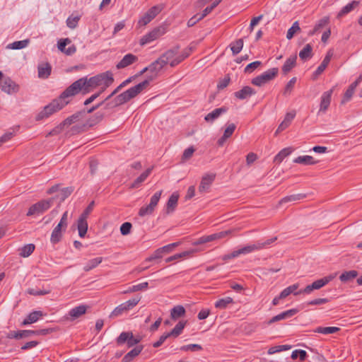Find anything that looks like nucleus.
Instances as JSON below:
<instances>
[{"label":"nucleus","instance_id":"52","mask_svg":"<svg viewBox=\"0 0 362 362\" xmlns=\"http://www.w3.org/2000/svg\"><path fill=\"white\" fill-rule=\"evenodd\" d=\"M233 300L230 297L219 299L215 303V307L218 309H224L228 304L233 303Z\"/></svg>","mask_w":362,"mask_h":362},{"label":"nucleus","instance_id":"57","mask_svg":"<svg viewBox=\"0 0 362 362\" xmlns=\"http://www.w3.org/2000/svg\"><path fill=\"white\" fill-rule=\"evenodd\" d=\"M79 20V16H73V15H71L66 20V25L71 29H74L76 28Z\"/></svg>","mask_w":362,"mask_h":362},{"label":"nucleus","instance_id":"6","mask_svg":"<svg viewBox=\"0 0 362 362\" xmlns=\"http://www.w3.org/2000/svg\"><path fill=\"white\" fill-rule=\"evenodd\" d=\"M279 73V69L276 67L272 68L263 72L262 74L252 79V84L261 87L264 84L274 79Z\"/></svg>","mask_w":362,"mask_h":362},{"label":"nucleus","instance_id":"29","mask_svg":"<svg viewBox=\"0 0 362 362\" xmlns=\"http://www.w3.org/2000/svg\"><path fill=\"white\" fill-rule=\"evenodd\" d=\"M235 229H233V230H225V231H221V232H219V233H214V234H211V235H206V241H207V243H209V242L216 241V240L224 238L226 236L232 234V233L233 231H235Z\"/></svg>","mask_w":362,"mask_h":362},{"label":"nucleus","instance_id":"62","mask_svg":"<svg viewBox=\"0 0 362 362\" xmlns=\"http://www.w3.org/2000/svg\"><path fill=\"white\" fill-rule=\"evenodd\" d=\"M291 349V346L288 345H279L273 346L269 349L268 354L272 355L277 352H280L282 351L288 350Z\"/></svg>","mask_w":362,"mask_h":362},{"label":"nucleus","instance_id":"24","mask_svg":"<svg viewBox=\"0 0 362 362\" xmlns=\"http://www.w3.org/2000/svg\"><path fill=\"white\" fill-rule=\"evenodd\" d=\"M153 170V167L148 168L144 173H142L129 186L130 189L138 188L142 182H144L146 178L149 176L151 171Z\"/></svg>","mask_w":362,"mask_h":362},{"label":"nucleus","instance_id":"14","mask_svg":"<svg viewBox=\"0 0 362 362\" xmlns=\"http://www.w3.org/2000/svg\"><path fill=\"white\" fill-rule=\"evenodd\" d=\"M164 33L165 29L163 28H156L141 38L140 45H144L148 44L162 36Z\"/></svg>","mask_w":362,"mask_h":362},{"label":"nucleus","instance_id":"34","mask_svg":"<svg viewBox=\"0 0 362 362\" xmlns=\"http://www.w3.org/2000/svg\"><path fill=\"white\" fill-rule=\"evenodd\" d=\"M318 161L311 156H300L293 160V163L303 165H314Z\"/></svg>","mask_w":362,"mask_h":362},{"label":"nucleus","instance_id":"4","mask_svg":"<svg viewBox=\"0 0 362 362\" xmlns=\"http://www.w3.org/2000/svg\"><path fill=\"white\" fill-rule=\"evenodd\" d=\"M67 105V102L62 101L58 97L52 100L50 103L44 107V108L36 115L35 120L40 121L49 117L54 113L59 111Z\"/></svg>","mask_w":362,"mask_h":362},{"label":"nucleus","instance_id":"21","mask_svg":"<svg viewBox=\"0 0 362 362\" xmlns=\"http://www.w3.org/2000/svg\"><path fill=\"white\" fill-rule=\"evenodd\" d=\"M332 93L333 88L322 93L321 97L320 112H325L328 109L330 105Z\"/></svg>","mask_w":362,"mask_h":362},{"label":"nucleus","instance_id":"22","mask_svg":"<svg viewBox=\"0 0 362 362\" xmlns=\"http://www.w3.org/2000/svg\"><path fill=\"white\" fill-rule=\"evenodd\" d=\"M297 312H298V310L296 309H291V310L284 311V312L272 317L268 321V324L270 325V324H272V323H274V322H279L281 320H284L288 317H291L293 316L294 315H296L297 313Z\"/></svg>","mask_w":362,"mask_h":362},{"label":"nucleus","instance_id":"12","mask_svg":"<svg viewBox=\"0 0 362 362\" xmlns=\"http://www.w3.org/2000/svg\"><path fill=\"white\" fill-rule=\"evenodd\" d=\"M0 88L3 92L11 95L18 93L20 86L10 77L6 76L0 83Z\"/></svg>","mask_w":362,"mask_h":362},{"label":"nucleus","instance_id":"43","mask_svg":"<svg viewBox=\"0 0 362 362\" xmlns=\"http://www.w3.org/2000/svg\"><path fill=\"white\" fill-rule=\"evenodd\" d=\"M78 235L81 238H83L88 230V223L86 221V219L79 218L78 221Z\"/></svg>","mask_w":362,"mask_h":362},{"label":"nucleus","instance_id":"44","mask_svg":"<svg viewBox=\"0 0 362 362\" xmlns=\"http://www.w3.org/2000/svg\"><path fill=\"white\" fill-rule=\"evenodd\" d=\"M358 276V272L355 270H351L348 272H345L341 274L339 276V279L342 282H349L354 279H355Z\"/></svg>","mask_w":362,"mask_h":362},{"label":"nucleus","instance_id":"50","mask_svg":"<svg viewBox=\"0 0 362 362\" xmlns=\"http://www.w3.org/2000/svg\"><path fill=\"white\" fill-rule=\"evenodd\" d=\"M299 285L298 284H293L286 288H284L280 293V298H286L288 296H289L291 293H293L295 295V293H297L298 291H296Z\"/></svg>","mask_w":362,"mask_h":362},{"label":"nucleus","instance_id":"53","mask_svg":"<svg viewBox=\"0 0 362 362\" xmlns=\"http://www.w3.org/2000/svg\"><path fill=\"white\" fill-rule=\"evenodd\" d=\"M297 78L296 77H293L286 85L284 90L283 95L285 96L289 95L293 91L295 84L296 83Z\"/></svg>","mask_w":362,"mask_h":362},{"label":"nucleus","instance_id":"17","mask_svg":"<svg viewBox=\"0 0 362 362\" xmlns=\"http://www.w3.org/2000/svg\"><path fill=\"white\" fill-rule=\"evenodd\" d=\"M180 47L178 46L175 47L170 49H168L163 53L160 57V60L163 62V65L165 66L168 63L170 64V61L175 59V57L177 55Z\"/></svg>","mask_w":362,"mask_h":362},{"label":"nucleus","instance_id":"42","mask_svg":"<svg viewBox=\"0 0 362 362\" xmlns=\"http://www.w3.org/2000/svg\"><path fill=\"white\" fill-rule=\"evenodd\" d=\"M63 230L64 227L59 224L54 228L50 238V240L52 243H57L62 238V230Z\"/></svg>","mask_w":362,"mask_h":362},{"label":"nucleus","instance_id":"1","mask_svg":"<svg viewBox=\"0 0 362 362\" xmlns=\"http://www.w3.org/2000/svg\"><path fill=\"white\" fill-rule=\"evenodd\" d=\"M83 114L82 112H78L67 117L56 127L52 132H49V136L61 134L64 130L67 131L71 136L77 135L87 131L90 127L103 119L102 114H96L95 119L84 122L81 120Z\"/></svg>","mask_w":362,"mask_h":362},{"label":"nucleus","instance_id":"25","mask_svg":"<svg viewBox=\"0 0 362 362\" xmlns=\"http://www.w3.org/2000/svg\"><path fill=\"white\" fill-rule=\"evenodd\" d=\"M297 56L293 55L288 57L284 65L282 66L281 70L284 75L288 74L296 64Z\"/></svg>","mask_w":362,"mask_h":362},{"label":"nucleus","instance_id":"13","mask_svg":"<svg viewBox=\"0 0 362 362\" xmlns=\"http://www.w3.org/2000/svg\"><path fill=\"white\" fill-rule=\"evenodd\" d=\"M216 174L215 173H204L201 179L199 186V192L200 193H205L209 191L210 187L215 180Z\"/></svg>","mask_w":362,"mask_h":362},{"label":"nucleus","instance_id":"15","mask_svg":"<svg viewBox=\"0 0 362 362\" xmlns=\"http://www.w3.org/2000/svg\"><path fill=\"white\" fill-rule=\"evenodd\" d=\"M70 43L71 40L69 38L61 39L58 41L57 47L66 55H72L76 52V47L74 45H72L68 48H66V46Z\"/></svg>","mask_w":362,"mask_h":362},{"label":"nucleus","instance_id":"7","mask_svg":"<svg viewBox=\"0 0 362 362\" xmlns=\"http://www.w3.org/2000/svg\"><path fill=\"white\" fill-rule=\"evenodd\" d=\"M334 276L330 275L328 276H326L325 278L318 279L315 281H314L313 284L308 285L305 287L304 289L299 291L297 293H295V296L301 294V293H305V294H310L314 290H318L322 288L324 286L327 284L330 281L333 279Z\"/></svg>","mask_w":362,"mask_h":362},{"label":"nucleus","instance_id":"38","mask_svg":"<svg viewBox=\"0 0 362 362\" xmlns=\"http://www.w3.org/2000/svg\"><path fill=\"white\" fill-rule=\"evenodd\" d=\"M197 252H198V250L197 249H192V250H188V251H185V252H181V253H178V254H176L175 255H173V256H170V257L166 258L165 259V262H170L178 259L180 258L186 257L190 256V255H192L194 253Z\"/></svg>","mask_w":362,"mask_h":362},{"label":"nucleus","instance_id":"56","mask_svg":"<svg viewBox=\"0 0 362 362\" xmlns=\"http://www.w3.org/2000/svg\"><path fill=\"white\" fill-rule=\"evenodd\" d=\"M300 30L299 24L298 21H296L293 23L292 26L288 30L286 34V38L288 40H291L293 37L294 35Z\"/></svg>","mask_w":362,"mask_h":362},{"label":"nucleus","instance_id":"33","mask_svg":"<svg viewBox=\"0 0 362 362\" xmlns=\"http://www.w3.org/2000/svg\"><path fill=\"white\" fill-rule=\"evenodd\" d=\"M226 111L227 108L226 107L216 108L212 112L207 114L205 116L204 119L206 122H213L214 119H217L221 114L225 113Z\"/></svg>","mask_w":362,"mask_h":362},{"label":"nucleus","instance_id":"55","mask_svg":"<svg viewBox=\"0 0 362 362\" xmlns=\"http://www.w3.org/2000/svg\"><path fill=\"white\" fill-rule=\"evenodd\" d=\"M123 87H120V85L118 86L113 91L112 93L108 95L105 99V100H103V102H101L100 103L98 104L97 105L95 106H93L90 109H89L88 110V113H90L92 112H93L94 110H95L96 109H98L100 105H102L103 104H104L105 103H106L107 100H109L113 95H115V94H117Z\"/></svg>","mask_w":362,"mask_h":362},{"label":"nucleus","instance_id":"49","mask_svg":"<svg viewBox=\"0 0 362 362\" xmlns=\"http://www.w3.org/2000/svg\"><path fill=\"white\" fill-rule=\"evenodd\" d=\"M230 49L233 55H236L240 52L243 47V40L238 39L230 44Z\"/></svg>","mask_w":362,"mask_h":362},{"label":"nucleus","instance_id":"39","mask_svg":"<svg viewBox=\"0 0 362 362\" xmlns=\"http://www.w3.org/2000/svg\"><path fill=\"white\" fill-rule=\"evenodd\" d=\"M264 247H265L264 243H257V244H253V245H247L240 250L241 255H245V254L250 253L255 250H261Z\"/></svg>","mask_w":362,"mask_h":362},{"label":"nucleus","instance_id":"26","mask_svg":"<svg viewBox=\"0 0 362 362\" xmlns=\"http://www.w3.org/2000/svg\"><path fill=\"white\" fill-rule=\"evenodd\" d=\"M38 77L41 78H47L52 71V66L49 63L41 64L37 67Z\"/></svg>","mask_w":362,"mask_h":362},{"label":"nucleus","instance_id":"19","mask_svg":"<svg viewBox=\"0 0 362 362\" xmlns=\"http://www.w3.org/2000/svg\"><path fill=\"white\" fill-rule=\"evenodd\" d=\"M138 60V57L133 54H127L124 56L122 60L116 65L117 69H124L132 64L135 63Z\"/></svg>","mask_w":362,"mask_h":362},{"label":"nucleus","instance_id":"41","mask_svg":"<svg viewBox=\"0 0 362 362\" xmlns=\"http://www.w3.org/2000/svg\"><path fill=\"white\" fill-rule=\"evenodd\" d=\"M185 325L186 322L180 321L170 332H168V335L175 338L178 337L182 333Z\"/></svg>","mask_w":362,"mask_h":362},{"label":"nucleus","instance_id":"28","mask_svg":"<svg viewBox=\"0 0 362 362\" xmlns=\"http://www.w3.org/2000/svg\"><path fill=\"white\" fill-rule=\"evenodd\" d=\"M332 56H333V52L332 50H329L327 52L326 56L323 59L322 63L320 64V65L316 69V71L315 72V74L316 75H320V74H321L325 71V69L327 68V66L329 64L330 60H331Z\"/></svg>","mask_w":362,"mask_h":362},{"label":"nucleus","instance_id":"36","mask_svg":"<svg viewBox=\"0 0 362 362\" xmlns=\"http://www.w3.org/2000/svg\"><path fill=\"white\" fill-rule=\"evenodd\" d=\"M329 22V18L327 16H325L317 21L315 24L314 28L308 33L309 35H313L324 27H325Z\"/></svg>","mask_w":362,"mask_h":362},{"label":"nucleus","instance_id":"46","mask_svg":"<svg viewBox=\"0 0 362 362\" xmlns=\"http://www.w3.org/2000/svg\"><path fill=\"white\" fill-rule=\"evenodd\" d=\"M102 261H103L102 257H96V258L90 259L84 266L83 270L85 272H89V271L93 269L94 268H95L96 267H98V265H99L102 262Z\"/></svg>","mask_w":362,"mask_h":362},{"label":"nucleus","instance_id":"63","mask_svg":"<svg viewBox=\"0 0 362 362\" xmlns=\"http://www.w3.org/2000/svg\"><path fill=\"white\" fill-rule=\"evenodd\" d=\"M262 64V62L259 61L253 62L246 66L245 68V73H252L255 69L258 68Z\"/></svg>","mask_w":362,"mask_h":362},{"label":"nucleus","instance_id":"27","mask_svg":"<svg viewBox=\"0 0 362 362\" xmlns=\"http://www.w3.org/2000/svg\"><path fill=\"white\" fill-rule=\"evenodd\" d=\"M143 350V346H136L129 351L122 358V362H132Z\"/></svg>","mask_w":362,"mask_h":362},{"label":"nucleus","instance_id":"2","mask_svg":"<svg viewBox=\"0 0 362 362\" xmlns=\"http://www.w3.org/2000/svg\"><path fill=\"white\" fill-rule=\"evenodd\" d=\"M148 85L149 81L144 80L141 83H139V84L129 88L126 91L116 96L111 103H107V105L112 107L126 103L131 99L135 98L141 92H142L146 87L148 86Z\"/></svg>","mask_w":362,"mask_h":362},{"label":"nucleus","instance_id":"31","mask_svg":"<svg viewBox=\"0 0 362 362\" xmlns=\"http://www.w3.org/2000/svg\"><path fill=\"white\" fill-rule=\"evenodd\" d=\"M295 115H296L295 112H288L286 115L283 122L279 124V126L276 132V134H279L281 131H283L284 129L287 128L289 126V124H291V121L294 119Z\"/></svg>","mask_w":362,"mask_h":362},{"label":"nucleus","instance_id":"61","mask_svg":"<svg viewBox=\"0 0 362 362\" xmlns=\"http://www.w3.org/2000/svg\"><path fill=\"white\" fill-rule=\"evenodd\" d=\"M154 210L155 209H153L151 207V206H149L148 204L146 206H144L141 207V209L139 211V215L141 217H144L146 216H149L153 213Z\"/></svg>","mask_w":362,"mask_h":362},{"label":"nucleus","instance_id":"54","mask_svg":"<svg viewBox=\"0 0 362 362\" xmlns=\"http://www.w3.org/2000/svg\"><path fill=\"white\" fill-rule=\"evenodd\" d=\"M35 250V245L33 244H28L23 246L20 250V255L23 257H28L30 256Z\"/></svg>","mask_w":362,"mask_h":362},{"label":"nucleus","instance_id":"11","mask_svg":"<svg viewBox=\"0 0 362 362\" xmlns=\"http://www.w3.org/2000/svg\"><path fill=\"white\" fill-rule=\"evenodd\" d=\"M53 199H49L47 200H42L33 205H32L28 213L27 216H33L35 214H40L48 210L52 205Z\"/></svg>","mask_w":362,"mask_h":362},{"label":"nucleus","instance_id":"51","mask_svg":"<svg viewBox=\"0 0 362 362\" xmlns=\"http://www.w3.org/2000/svg\"><path fill=\"white\" fill-rule=\"evenodd\" d=\"M339 330V327H317L315 330V332L321 333L323 334H334Z\"/></svg>","mask_w":362,"mask_h":362},{"label":"nucleus","instance_id":"18","mask_svg":"<svg viewBox=\"0 0 362 362\" xmlns=\"http://www.w3.org/2000/svg\"><path fill=\"white\" fill-rule=\"evenodd\" d=\"M88 306L86 305H80L75 308H73L69 311L68 315L71 320H74L81 316L83 315L88 309Z\"/></svg>","mask_w":362,"mask_h":362},{"label":"nucleus","instance_id":"48","mask_svg":"<svg viewBox=\"0 0 362 362\" xmlns=\"http://www.w3.org/2000/svg\"><path fill=\"white\" fill-rule=\"evenodd\" d=\"M164 66H165L163 65V62L162 60H160V59L158 58L148 66V69L149 71H151V73L157 74Z\"/></svg>","mask_w":362,"mask_h":362},{"label":"nucleus","instance_id":"64","mask_svg":"<svg viewBox=\"0 0 362 362\" xmlns=\"http://www.w3.org/2000/svg\"><path fill=\"white\" fill-rule=\"evenodd\" d=\"M132 223L129 222H125L120 226V232L122 235H127L130 233L132 229Z\"/></svg>","mask_w":362,"mask_h":362},{"label":"nucleus","instance_id":"20","mask_svg":"<svg viewBox=\"0 0 362 362\" xmlns=\"http://www.w3.org/2000/svg\"><path fill=\"white\" fill-rule=\"evenodd\" d=\"M256 91L250 86H244L241 90L234 93V96L239 100H245L252 95H255Z\"/></svg>","mask_w":362,"mask_h":362},{"label":"nucleus","instance_id":"37","mask_svg":"<svg viewBox=\"0 0 362 362\" xmlns=\"http://www.w3.org/2000/svg\"><path fill=\"white\" fill-rule=\"evenodd\" d=\"M42 316L41 311H33L30 313L28 317L23 320V325H26L37 322L40 317Z\"/></svg>","mask_w":362,"mask_h":362},{"label":"nucleus","instance_id":"35","mask_svg":"<svg viewBox=\"0 0 362 362\" xmlns=\"http://www.w3.org/2000/svg\"><path fill=\"white\" fill-rule=\"evenodd\" d=\"M185 309L182 305H176L171 309L170 317L173 320H177L185 316Z\"/></svg>","mask_w":362,"mask_h":362},{"label":"nucleus","instance_id":"32","mask_svg":"<svg viewBox=\"0 0 362 362\" xmlns=\"http://www.w3.org/2000/svg\"><path fill=\"white\" fill-rule=\"evenodd\" d=\"M179 195L177 193L174 192L170 197L167 202L166 213H172L177 206Z\"/></svg>","mask_w":362,"mask_h":362},{"label":"nucleus","instance_id":"45","mask_svg":"<svg viewBox=\"0 0 362 362\" xmlns=\"http://www.w3.org/2000/svg\"><path fill=\"white\" fill-rule=\"evenodd\" d=\"M305 197V194H292L290 196H287L281 199L279 204L280 205L287 203V202H296L298 200H300L302 199H304Z\"/></svg>","mask_w":362,"mask_h":362},{"label":"nucleus","instance_id":"10","mask_svg":"<svg viewBox=\"0 0 362 362\" xmlns=\"http://www.w3.org/2000/svg\"><path fill=\"white\" fill-rule=\"evenodd\" d=\"M141 338L139 336H134L131 332H123L117 339V344L119 345L127 343L129 348L132 347L139 343Z\"/></svg>","mask_w":362,"mask_h":362},{"label":"nucleus","instance_id":"3","mask_svg":"<svg viewBox=\"0 0 362 362\" xmlns=\"http://www.w3.org/2000/svg\"><path fill=\"white\" fill-rule=\"evenodd\" d=\"M85 83V93L90 92L93 88L103 85L104 87L101 91H103L106 88L109 87L114 81L113 75L110 71H106L100 74L88 78L87 77H82Z\"/></svg>","mask_w":362,"mask_h":362},{"label":"nucleus","instance_id":"8","mask_svg":"<svg viewBox=\"0 0 362 362\" xmlns=\"http://www.w3.org/2000/svg\"><path fill=\"white\" fill-rule=\"evenodd\" d=\"M140 300V298H132L120 305L117 306L111 313L110 317H116L124 313L129 311L136 306Z\"/></svg>","mask_w":362,"mask_h":362},{"label":"nucleus","instance_id":"58","mask_svg":"<svg viewBox=\"0 0 362 362\" xmlns=\"http://www.w3.org/2000/svg\"><path fill=\"white\" fill-rule=\"evenodd\" d=\"M29 40H24L21 41H16L9 45V47L13 49H21L28 46Z\"/></svg>","mask_w":362,"mask_h":362},{"label":"nucleus","instance_id":"9","mask_svg":"<svg viewBox=\"0 0 362 362\" xmlns=\"http://www.w3.org/2000/svg\"><path fill=\"white\" fill-rule=\"evenodd\" d=\"M161 5H156L148 9L139 20V26H145L149 23L163 10Z\"/></svg>","mask_w":362,"mask_h":362},{"label":"nucleus","instance_id":"47","mask_svg":"<svg viewBox=\"0 0 362 362\" xmlns=\"http://www.w3.org/2000/svg\"><path fill=\"white\" fill-rule=\"evenodd\" d=\"M312 46L307 44L299 52V57L301 60L305 61L312 57Z\"/></svg>","mask_w":362,"mask_h":362},{"label":"nucleus","instance_id":"40","mask_svg":"<svg viewBox=\"0 0 362 362\" xmlns=\"http://www.w3.org/2000/svg\"><path fill=\"white\" fill-rule=\"evenodd\" d=\"M293 151V148L291 147H288L282 149L275 157L274 159V161L280 163L282 162V160L287 157L288 155H290L292 151Z\"/></svg>","mask_w":362,"mask_h":362},{"label":"nucleus","instance_id":"23","mask_svg":"<svg viewBox=\"0 0 362 362\" xmlns=\"http://www.w3.org/2000/svg\"><path fill=\"white\" fill-rule=\"evenodd\" d=\"M360 5L359 1H352L351 3L346 4L339 11L337 15V18H341L345 15L349 13Z\"/></svg>","mask_w":362,"mask_h":362},{"label":"nucleus","instance_id":"30","mask_svg":"<svg viewBox=\"0 0 362 362\" xmlns=\"http://www.w3.org/2000/svg\"><path fill=\"white\" fill-rule=\"evenodd\" d=\"M34 331L31 330H21V331H11L10 332L7 337L9 339H22L30 337L31 334H34Z\"/></svg>","mask_w":362,"mask_h":362},{"label":"nucleus","instance_id":"60","mask_svg":"<svg viewBox=\"0 0 362 362\" xmlns=\"http://www.w3.org/2000/svg\"><path fill=\"white\" fill-rule=\"evenodd\" d=\"M202 347L199 344H192L185 345L180 347V350L183 351H201Z\"/></svg>","mask_w":362,"mask_h":362},{"label":"nucleus","instance_id":"5","mask_svg":"<svg viewBox=\"0 0 362 362\" xmlns=\"http://www.w3.org/2000/svg\"><path fill=\"white\" fill-rule=\"evenodd\" d=\"M85 83L82 78L78 79L71 83L69 86H68L59 96V98L62 100V101L67 102V104L69 103L71 98L75 96L80 92H82L83 94H86L85 93Z\"/></svg>","mask_w":362,"mask_h":362},{"label":"nucleus","instance_id":"59","mask_svg":"<svg viewBox=\"0 0 362 362\" xmlns=\"http://www.w3.org/2000/svg\"><path fill=\"white\" fill-rule=\"evenodd\" d=\"M163 191L160 190L157 192H156L151 198L150 203L148 204L149 206H151L153 209H156L160 199L161 197Z\"/></svg>","mask_w":362,"mask_h":362},{"label":"nucleus","instance_id":"16","mask_svg":"<svg viewBox=\"0 0 362 362\" xmlns=\"http://www.w3.org/2000/svg\"><path fill=\"white\" fill-rule=\"evenodd\" d=\"M362 81V75H360L356 80L353 82L348 88V89L346 90L344 98L342 99L341 103H344L347 101H349L352 95H354V90L356 88V87L361 83Z\"/></svg>","mask_w":362,"mask_h":362}]
</instances>
